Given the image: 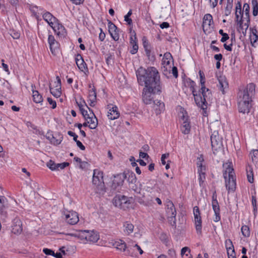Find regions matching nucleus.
Instances as JSON below:
<instances>
[{"label": "nucleus", "mask_w": 258, "mask_h": 258, "mask_svg": "<svg viewBox=\"0 0 258 258\" xmlns=\"http://www.w3.org/2000/svg\"><path fill=\"white\" fill-rule=\"evenodd\" d=\"M225 243L227 253L228 252H231V251H234V246L232 241L230 239H228L226 240Z\"/></svg>", "instance_id": "nucleus-42"}, {"label": "nucleus", "mask_w": 258, "mask_h": 258, "mask_svg": "<svg viewBox=\"0 0 258 258\" xmlns=\"http://www.w3.org/2000/svg\"><path fill=\"white\" fill-rule=\"evenodd\" d=\"M47 101L48 102L49 104L50 105H52V109H54L56 108V103L55 101H54L53 100H52V98H50V97H48L47 99Z\"/></svg>", "instance_id": "nucleus-55"}, {"label": "nucleus", "mask_w": 258, "mask_h": 258, "mask_svg": "<svg viewBox=\"0 0 258 258\" xmlns=\"http://www.w3.org/2000/svg\"><path fill=\"white\" fill-rule=\"evenodd\" d=\"M132 45H133V48H132V49L131 50L130 52L132 54H134L136 53L138 51V45L137 43H135L134 44H132Z\"/></svg>", "instance_id": "nucleus-57"}, {"label": "nucleus", "mask_w": 258, "mask_h": 258, "mask_svg": "<svg viewBox=\"0 0 258 258\" xmlns=\"http://www.w3.org/2000/svg\"><path fill=\"white\" fill-rule=\"evenodd\" d=\"M76 63L79 69L83 71L86 68V64L84 61L82 56L78 54L76 57Z\"/></svg>", "instance_id": "nucleus-31"}, {"label": "nucleus", "mask_w": 258, "mask_h": 258, "mask_svg": "<svg viewBox=\"0 0 258 258\" xmlns=\"http://www.w3.org/2000/svg\"><path fill=\"white\" fill-rule=\"evenodd\" d=\"M87 108L89 109L90 111V116L88 117V120H87L89 124L88 125L89 127L91 129H95L98 125V119L94 113L87 106Z\"/></svg>", "instance_id": "nucleus-19"}, {"label": "nucleus", "mask_w": 258, "mask_h": 258, "mask_svg": "<svg viewBox=\"0 0 258 258\" xmlns=\"http://www.w3.org/2000/svg\"><path fill=\"white\" fill-rule=\"evenodd\" d=\"M249 22L250 19H244L238 21L237 24L239 25V31L243 34L246 33V30L249 27Z\"/></svg>", "instance_id": "nucleus-23"}, {"label": "nucleus", "mask_w": 258, "mask_h": 258, "mask_svg": "<svg viewBox=\"0 0 258 258\" xmlns=\"http://www.w3.org/2000/svg\"><path fill=\"white\" fill-rule=\"evenodd\" d=\"M153 107L156 110V113H160V112L163 109L164 107V103L161 101H159L158 100H155L153 101Z\"/></svg>", "instance_id": "nucleus-34"}, {"label": "nucleus", "mask_w": 258, "mask_h": 258, "mask_svg": "<svg viewBox=\"0 0 258 258\" xmlns=\"http://www.w3.org/2000/svg\"><path fill=\"white\" fill-rule=\"evenodd\" d=\"M233 7V0H227V5L225 9V15L228 16L230 14Z\"/></svg>", "instance_id": "nucleus-39"}, {"label": "nucleus", "mask_w": 258, "mask_h": 258, "mask_svg": "<svg viewBox=\"0 0 258 258\" xmlns=\"http://www.w3.org/2000/svg\"><path fill=\"white\" fill-rule=\"evenodd\" d=\"M169 156L168 153L164 154L162 155L161 157V162L163 165H165L166 164L165 159L167 158Z\"/></svg>", "instance_id": "nucleus-61"}, {"label": "nucleus", "mask_w": 258, "mask_h": 258, "mask_svg": "<svg viewBox=\"0 0 258 258\" xmlns=\"http://www.w3.org/2000/svg\"><path fill=\"white\" fill-rule=\"evenodd\" d=\"M61 138H60L59 139H56L53 136L51 137V141H50V143L52 144H53L54 145H58L60 144L61 142Z\"/></svg>", "instance_id": "nucleus-52"}, {"label": "nucleus", "mask_w": 258, "mask_h": 258, "mask_svg": "<svg viewBox=\"0 0 258 258\" xmlns=\"http://www.w3.org/2000/svg\"><path fill=\"white\" fill-rule=\"evenodd\" d=\"M56 79H57V82H55V83L56 84V86L55 87V88H53V87H52L51 86H50L49 87V89H50V93H51V94L56 97V98H58L59 97L61 94V86H60V79H59V77H56Z\"/></svg>", "instance_id": "nucleus-18"}, {"label": "nucleus", "mask_w": 258, "mask_h": 258, "mask_svg": "<svg viewBox=\"0 0 258 258\" xmlns=\"http://www.w3.org/2000/svg\"><path fill=\"white\" fill-rule=\"evenodd\" d=\"M81 112L82 114V115L84 116L85 119L86 120H88V117L90 116V112L89 113L87 110H85V109L81 110Z\"/></svg>", "instance_id": "nucleus-54"}, {"label": "nucleus", "mask_w": 258, "mask_h": 258, "mask_svg": "<svg viewBox=\"0 0 258 258\" xmlns=\"http://www.w3.org/2000/svg\"><path fill=\"white\" fill-rule=\"evenodd\" d=\"M143 45H144V47L145 48L146 54L148 55H149L150 53V49L149 48V46L148 45V43H147L146 41H144L143 42Z\"/></svg>", "instance_id": "nucleus-60"}, {"label": "nucleus", "mask_w": 258, "mask_h": 258, "mask_svg": "<svg viewBox=\"0 0 258 258\" xmlns=\"http://www.w3.org/2000/svg\"><path fill=\"white\" fill-rule=\"evenodd\" d=\"M103 178V173L102 171L98 169L94 170L92 183L96 186L95 192L99 195H103L105 192Z\"/></svg>", "instance_id": "nucleus-5"}, {"label": "nucleus", "mask_w": 258, "mask_h": 258, "mask_svg": "<svg viewBox=\"0 0 258 258\" xmlns=\"http://www.w3.org/2000/svg\"><path fill=\"white\" fill-rule=\"evenodd\" d=\"M108 31L115 41H117L119 39V36L118 34V30L117 27L110 21H108Z\"/></svg>", "instance_id": "nucleus-16"}, {"label": "nucleus", "mask_w": 258, "mask_h": 258, "mask_svg": "<svg viewBox=\"0 0 258 258\" xmlns=\"http://www.w3.org/2000/svg\"><path fill=\"white\" fill-rule=\"evenodd\" d=\"M72 236L78 238L83 243L88 242H96L99 239L98 234L93 230H79L71 233Z\"/></svg>", "instance_id": "nucleus-4"}, {"label": "nucleus", "mask_w": 258, "mask_h": 258, "mask_svg": "<svg viewBox=\"0 0 258 258\" xmlns=\"http://www.w3.org/2000/svg\"><path fill=\"white\" fill-rule=\"evenodd\" d=\"M224 169L223 176L225 181V186L228 192H234L236 188V178L234 169L230 163L223 164Z\"/></svg>", "instance_id": "nucleus-3"}, {"label": "nucleus", "mask_w": 258, "mask_h": 258, "mask_svg": "<svg viewBox=\"0 0 258 258\" xmlns=\"http://www.w3.org/2000/svg\"><path fill=\"white\" fill-rule=\"evenodd\" d=\"M8 201L4 196H0V215L2 217L5 218L7 216V209L8 208Z\"/></svg>", "instance_id": "nucleus-15"}, {"label": "nucleus", "mask_w": 258, "mask_h": 258, "mask_svg": "<svg viewBox=\"0 0 258 258\" xmlns=\"http://www.w3.org/2000/svg\"><path fill=\"white\" fill-rule=\"evenodd\" d=\"M123 231L126 235H130L133 232L134 226L130 222H125L123 224Z\"/></svg>", "instance_id": "nucleus-30"}, {"label": "nucleus", "mask_w": 258, "mask_h": 258, "mask_svg": "<svg viewBox=\"0 0 258 258\" xmlns=\"http://www.w3.org/2000/svg\"><path fill=\"white\" fill-rule=\"evenodd\" d=\"M12 232L15 234H20L22 231V223L19 219H15L13 222Z\"/></svg>", "instance_id": "nucleus-20"}, {"label": "nucleus", "mask_w": 258, "mask_h": 258, "mask_svg": "<svg viewBox=\"0 0 258 258\" xmlns=\"http://www.w3.org/2000/svg\"><path fill=\"white\" fill-rule=\"evenodd\" d=\"M190 250L187 247H184L181 249V255L182 256L186 257L185 254H190Z\"/></svg>", "instance_id": "nucleus-50"}, {"label": "nucleus", "mask_w": 258, "mask_h": 258, "mask_svg": "<svg viewBox=\"0 0 258 258\" xmlns=\"http://www.w3.org/2000/svg\"><path fill=\"white\" fill-rule=\"evenodd\" d=\"M68 134L69 136L73 137V140L75 141H76L77 140V138L78 137V135H77L75 133L70 131L68 132Z\"/></svg>", "instance_id": "nucleus-62"}, {"label": "nucleus", "mask_w": 258, "mask_h": 258, "mask_svg": "<svg viewBox=\"0 0 258 258\" xmlns=\"http://www.w3.org/2000/svg\"><path fill=\"white\" fill-rule=\"evenodd\" d=\"M43 252L46 255H54V252L48 248H44L43 249Z\"/></svg>", "instance_id": "nucleus-58"}, {"label": "nucleus", "mask_w": 258, "mask_h": 258, "mask_svg": "<svg viewBox=\"0 0 258 258\" xmlns=\"http://www.w3.org/2000/svg\"><path fill=\"white\" fill-rule=\"evenodd\" d=\"M211 146L213 151H218L222 147V139L218 131H215L211 136Z\"/></svg>", "instance_id": "nucleus-7"}, {"label": "nucleus", "mask_w": 258, "mask_h": 258, "mask_svg": "<svg viewBox=\"0 0 258 258\" xmlns=\"http://www.w3.org/2000/svg\"><path fill=\"white\" fill-rule=\"evenodd\" d=\"M250 39L252 46H254V43L258 41V35H250Z\"/></svg>", "instance_id": "nucleus-53"}, {"label": "nucleus", "mask_w": 258, "mask_h": 258, "mask_svg": "<svg viewBox=\"0 0 258 258\" xmlns=\"http://www.w3.org/2000/svg\"><path fill=\"white\" fill-rule=\"evenodd\" d=\"M132 14V10H130L127 14L124 16V21H126L128 25H131L132 24V20L131 18H130V17Z\"/></svg>", "instance_id": "nucleus-47"}, {"label": "nucleus", "mask_w": 258, "mask_h": 258, "mask_svg": "<svg viewBox=\"0 0 258 258\" xmlns=\"http://www.w3.org/2000/svg\"><path fill=\"white\" fill-rule=\"evenodd\" d=\"M212 205L215 215L214 221L216 222H218L220 220L221 217L220 215V208L217 200V195L216 192H214L212 195Z\"/></svg>", "instance_id": "nucleus-10"}, {"label": "nucleus", "mask_w": 258, "mask_h": 258, "mask_svg": "<svg viewBox=\"0 0 258 258\" xmlns=\"http://www.w3.org/2000/svg\"><path fill=\"white\" fill-rule=\"evenodd\" d=\"M41 15H42L43 19L50 26H51L52 25H53V24H55V22L57 20L50 13L48 12H44V11L43 10V11L41 12Z\"/></svg>", "instance_id": "nucleus-21"}, {"label": "nucleus", "mask_w": 258, "mask_h": 258, "mask_svg": "<svg viewBox=\"0 0 258 258\" xmlns=\"http://www.w3.org/2000/svg\"><path fill=\"white\" fill-rule=\"evenodd\" d=\"M107 108L108 109L107 114L108 119L114 120L119 117L120 114L116 105L110 104L107 105Z\"/></svg>", "instance_id": "nucleus-12"}, {"label": "nucleus", "mask_w": 258, "mask_h": 258, "mask_svg": "<svg viewBox=\"0 0 258 258\" xmlns=\"http://www.w3.org/2000/svg\"><path fill=\"white\" fill-rule=\"evenodd\" d=\"M118 200L120 204L126 203L127 202V197L124 196H119Z\"/></svg>", "instance_id": "nucleus-59"}, {"label": "nucleus", "mask_w": 258, "mask_h": 258, "mask_svg": "<svg viewBox=\"0 0 258 258\" xmlns=\"http://www.w3.org/2000/svg\"><path fill=\"white\" fill-rule=\"evenodd\" d=\"M199 75L200 77V82L201 84V86H204L205 83V75L203 72L201 71H200L199 72Z\"/></svg>", "instance_id": "nucleus-49"}, {"label": "nucleus", "mask_w": 258, "mask_h": 258, "mask_svg": "<svg viewBox=\"0 0 258 258\" xmlns=\"http://www.w3.org/2000/svg\"><path fill=\"white\" fill-rule=\"evenodd\" d=\"M113 246L121 251H124L126 248V243L122 240L116 241L113 243Z\"/></svg>", "instance_id": "nucleus-33"}, {"label": "nucleus", "mask_w": 258, "mask_h": 258, "mask_svg": "<svg viewBox=\"0 0 258 258\" xmlns=\"http://www.w3.org/2000/svg\"><path fill=\"white\" fill-rule=\"evenodd\" d=\"M246 174L247 180L250 183H253L254 181L253 173L252 168L250 166H248L246 167Z\"/></svg>", "instance_id": "nucleus-36"}, {"label": "nucleus", "mask_w": 258, "mask_h": 258, "mask_svg": "<svg viewBox=\"0 0 258 258\" xmlns=\"http://www.w3.org/2000/svg\"><path fill=\"white\" fill-rule=\"evenodd\" d=\"M219 33L220 34H221L222 36V37L221 38V41L222 42H225L226 40H227L228 39H229V35L226 33H224L223 32V30H222V29H220L219 31Z\"/></svg>", "instance_id": "nucleus-45"}, {"label": "nucleus", "mask_w": 258, "mask_h": 258, "mask_svg": "<svg viewBox=\"0 0 258 258\" xmlns=\"http://www.w3.org/2000/svg\"><path fill=\"white\" fill-rule=\"evenodd\" d=\"M32 97L34 102L36 103H41L43 102L42 95L36 90H32Z\"/></svg>", "instance_id": "nucleus-35"}, {"label": "nucleus", "mask_w": 258, "mask_h": 258, "mask_svg": "<svg viewBox=\"0 0 258 258\" xmlns=\"http://www.w3.org/2000/svg\"><path fill=\"white\" fill-rule=\"evenodd\" d=\"M124 175H125V179L129 183L135 184L137 181V177L135 174L132 171H127L124 172Z\"/></svg>", "instance_id": "nucleus-28"}, {"label": "nucleus", "mask_w": 258, "mask_h": 258, "mask_svg": "<svg viewBox=\"0 0 258 258\" xmlns=\"http://www.w3.org/2000/svg\"><path fill=\"white\" fill-rule=\"evenodd\" d=\"M250 7L248 4L245 3L243 6L242 14L244 19H249Z\"/></svg>", "instance_id": "nucleus-37"}, {"label": "nucleus", "mask_w": 258, "mask_h": 258, "mask_svg": "<svg viewBox=\"0 0 258 258\" xmlns=\"http://www.w3.org/2000/svg\"><path fill=\"white\" fill-rule=\"evenodd\" d=\"M56 41H57L55 39V38L53 35H49L48 36V42L49 46H50L52 44L55 42Z\"/></svg>", "instance_id": "nucleus-56"}, {"label": "nucleus", "mask_w": 258, "mask_h": 258, "mask_svg": "<svg viewBox=\"0 0 258 258\" xmlns=\"http://www.w3.org/2000/svg\"><path fill=\"white\" fill-rule=\"evenodd\" d=\"M31 11L37 17V14H41V12L43 11V9L40 7L34 6L32 8Z\"/></svg>", "instance_id": "nucleus-44"}, {"label": "nucleus", "mask_w": 258, "mask_h": 258, "mask_svg": "<svg viewBox=\"0 0 258 258\" xmlns=\"http://www.w3.org/2000/svg\"><path fill=\"white\" fill-rule=\"evenodd\" d=\"M88 98L90 105L94 106L96 101V93L94 88H92L89 91Z\"/></svg>", "instance_id": "nucleus-29"}, {"label": "nucleus", "mask_w": 258, "mask_h": 258, "mask_svg": "<svg viewBox=\"0 0 258 258\" xmlns=\"http://www.w3.org/2000/svg\"><path fill=\"white\" fill-rule=\"evenodd\" d=\"M219 84L218 85L219 89L224 94L228 89V83L226 77L224 76H220L218 78Z\"/></svg>", "instance_id": "nucleus-17"}, {"label": "nucleus", "mask_w": 258, "mask_h": 258, "mask_svg": "<svg viewBox=\"0 0 258 258\" xmlns=\"http://www.w3.org/2000/svg\"><path fill=\"white\" fill-rule=\"evenodd\" d=\"M62 218L67 223L70 225H75L77 224L79 220L78 213L73 211L64 212Z\"/></svg>", "instance_id": "nucleus-8"}, {"label": "nucleus", "mask_w": 258, "mask_h": 258, "mask_svg": "<svg viewBox=\"0 0 258 258\" xmlns=\"http://www.w3.org/2000/svg\"><path fill=\"white\" fill-rule=\"evenodd\" d=\"M252 15L256 16L258 15V2L257 0H252Z\"/></svg>", "instance_id": "nucleus-40"}, {"label": "nucleus", "mask_w": 258, "mask_h": 258, "mask_svg": "<svg viewBox=\"0 0 258 258\" xmlns=\"http://www.w3.org/2000/svg\"><path fill=\"white\" fill-rule=\"evenodd\" d=\"M252 106V103L245 102V101H239L238 103L239 111L243 113H249Z\"/></svg>", "instance_id": "nucleus-22"}, {"label": "nucleus", "mask_w": 258, "mask_h": 258, "mask_svg": "<svg viewBox=\"0 0 258 258\" xmlns=\"http://www.w3.org/2000/svg\"><path fill=\"white\" fill-rule=\"evenodd\" d=\"M241 231L244 237H248L250 236L249 228L247 225H243L241 228Z\"/></svg>", "instance_id": "nucleus-41"}, {"label": "nucleus", "mask_w": 258, "mask_h": 258, "mask_svg": "<svg viewBox=\"0 0 258 258\" xmlns=\"http://www.w3.org/2000/svg\"><path fill=\"white\" fill-rule=\"evenodd\" d=\"M69 163L68 162H63L61 163H57V170H59V169H63L65 167L69 166Z\"/></svg>", "instance_id": "nucleus-51"}, {"label": "nucleus", "mask_w": 258, "mask_h": 258, "mask_svg": "<svg viewBox=\"0 0 258 258\" xmlns=\"http://www.w3.org/2000/svg\"><path fill=\"white\" fill-rule=\"evenodd\" d=\"M205 179V174H199V180L200 185L204 181Z\"/></svg>", "instance_id": "nucleus-63"}, {"label": "nucleus", "mask_w": 258, "mask_h": 258, "mask_svg": "<svg viewBox=\"0 0 258 258\" xmlns=\"http://www.w3.org/2000/svg\"><path fill=\"white\" fill-rule=\"evenodd\" d=\"M250 155L251 156V159L253 161L258 159V150H253L252 152H250Z\"/></svg>", "instance_id": "nucleus-48"}, {"label": "nucleus", "mask_w": 258, "mask_h": 258, "mask_svg": "<svg viewBox=\"0 0 258 258\" xmlns=\"http://www.w3.org/2000/svg\"><path fill=\"white\" fill-rule=\"evenodd\" d=\"M172 59V57L170 53L166 52L164 53L163 57L162 58V64L163 67L162 68L164 72H170L171 66L170 64V61Z\"/></svg>", "instance_id": "nucleus-11"}, {"label": "nucleus", "mask_w": 258, "mask_h": 258, "mask_svg": "<svg viewBox=\"0 0 258 258\" xmlns=\"http://www.w3.org/2000/svg\"><path fill=\"white\" fill-rule=\"evenodd\" d=\"M56 165L57 163L52 160H50L47 163V166L51 170H57Z\"/></svg>", "instance_id": "nucleus-43"}, {"label": "nucleus", "mask_w": 258, "mask_h": 258, "mask_svg": "<svg viewBox=\"0 0 258 258\" xmlns=\"http://www.w3.org/2000/svg\"><path fill=\"white\" fill-rule=\"evenodd\" d=\"M213 25V17L211 14H206L203 18V28L205 32H209Z\"/></svg>", "instance_id": "nucleus-13"}, {"label": "nucleus", "mask_w": 258, "mask_h": 258, "mask_svg": "<svg viewBox=\"0 0 258 258\" xmlns=\"http://www.w3.org/2000/svg\"><path fill=\"white\" fill-rule=\"evenodd\" d=\"M180 130L181 132L185 134H188L190 131V125L189 122L188 121L187 118H185L183 116V122L181 125Z\"/></svg>", "instance_id": "nucleus-24"}, {"label": "nucleus", "mask_w": 258, "mask_h": 258, "mask_svg": "<svg viewBox=\"0 0 258 258\" xmlns=\"http://www.w3.org/2000/svg\"><path fill=\"white\" fill-rule=\"evenodd\" d=\"M176 215L167 216L168 221L172 226L176 225Z\"/></svg>", "instance_id": "nucleus-46"}, {"label": "nucleus", "mask_w": 258, "mask_h": 258, "mask_svg": "<svg viewBox=\"0 0 258 258\" xmlns=\"http://www.w3.org/2000/svg\"><path fill=\"white\" fill-rule=\"evenodd\" d=\"M166 213L167 216L176 215V211L173 203L169 201L167 203Z\"/></svg>", "instance_id": "nucleus-32"}, {"label": "nucleus", "mask_w": 258, "mask_h": 258, "mask_svg": "<svg viewBox=\"0 0 258 258\" xmlns=\"http://www.w3.org/2000/svg\"><path fill=\"white\" fill-rule=\"evenodd\" d=\"M125 179V175H124V172L122 173L118 174L114 176V179L113 181V184L115 186H121L123 184Z\"/></svg>", "instance_id": "nucleus-26"}, {"label": "nucleus", "mask_w": 258, "mask_h": 258, "mask_svg": "<svg viewBox=\"0 0 258 258\" xmlns=\"http://www.w3.org/2000/svg\"><path fill=\"white\" fill-rule=\"evenodd\" d=\"M186 81L194 96L195 101L197 106L203 109H206L207 102L210 101L212 97L210 90L208 88H206L205 86H201V91L203 96L202 97L200 93L198 94L196 92L194 88L196 85L195 82L189 79L187 80Z\"/></svg>", "instance_id": "nucleus-2"}, {"label": "nucleus", "mask_w": 258, "mask_h": 258, "mask_svg": "<svg viewBox=\"0 0 258 258\" xmlns=\"http://www.w3.org/2000/svg\"><path fill=\"white\" fill-rule=\"evenodd\" d=\"M193 212L196 230L198 233H201L202 219L199 207L197 206L194 207L193 209Z\"/></svg>", "instance_id": "nucleus-9"}, {"label": "nucleus", "mask_w": 258, "mask_h": 258, "mask_svg": "<svg viewBox=\"0 0 258 258\" xmlns=\"http://www.w3.org/2000/svg\"><path fill=\"white\" fill-rule=\"evenodd\" d=\"M255 92V85L253 83L248 84L246 88L240 93V100L252 103V97L254 96Z\"/></svg>", "instance_id": "nucleus-6"}, {"label": "nucleus", "mask_w": 258, "mask_h": 258, "mask_svg": "<svg viewBox=\"0 0 258 258\" xmlns=\"http://www.w3.org/2000/svg\"><path fill=\"white\" fill-rule=\"evenodd\" d=\"M235 14L237 22L244 20L242 14V10H241V3L240 2H238L236 4Z\"/></svg>", "instance_id": "nucleus-27"}, {"label": "nucleus", "mask_w": 258, "mask_h": 258, "mask_svg": "<svg viewBox=\"0 0 258 258\" xmlns=\"http://www.w3.org/2000/svg\"><path fill=\"white\" fill-rule=\"evenodd\" d=\"M75 142H76V144H77L78 147H79L81 150H85V147L83 145V144L80 141L77 140Z\"/></svg>", "instance_id": "nucleus-64"}, {"label": "nucleus", "mask_w": 258, "mask_h": 258, "mask_svg": "<svg viewBox=\"0 0 258 258\" xmlns=\"http://www.w3.org/2000/svg\"><path fill=\"white\" fill-rule=\"evenodd\" d=\"M136 76L139 84L145 85L142 94L144 102L146 104H151L153 102L152 94L161 93L162 88L158 70L154 67H149L147 69L140 67L136 71Z\"/></svg>", "instance_id": "nucleus-1"}, {"label": "nucleus", "mask_w": 258, "mask_h": 258, "mask_svg": "<svg viewBox=\"0 0 258 258\" xmlns=\"http://www.w3.org/2000/svg\"><path fill=\"white\" fill-rule=\"evenodd\" d=\"M50 27L52 28L55 33L59 36H64L66 33L64 27L59 23L58 20L56 21L55 24H53Z\"/></svg>", "instance_id": "nucleus-14"}, {"label": "nucleus", "mask_w": 258, "mask_h": 258, "mask_svg": "<svg viewBox=\"0 0 258 258\" xmlns=\"http://www.w3.org/2000/svg\"><path fill=\"white\" fill-rule=\"evenodd\" d=\"M59 46V45L57 41H56L49 46V48L52 54L55 55L58 53Z\"/></svg>", "instance_id": "nucleus-38"}, {"label": "nucleus", "mask_w": 258, "mask_h": 258, "mask_svg": "<svg viewBox=\"0 0 258 258\" xmlns=\"http://www.w3.org/2000/svg\"><path fill=\"white\" fill-rule=\"evenodd\" d=\"M204 161V159L203 155H200L197 158V167L198 172L199 174H205L206 172V166L203 165V162Z\"/></svg>", "instance_id": "nucleus-25"}]
</instances>
